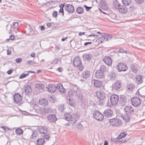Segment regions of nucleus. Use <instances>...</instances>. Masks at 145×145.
Wrapping results in <instances>:
<instances>
[{
  "mask_svg": "<svg viewBox=\"0 0 145 145\" xmlns=\"http://www.w3.org/2000/svg\"><path fill=\"white\" fill-rule=\"evenodd\" d=\"M59 61L58 58H55L51 62V63L52 64H55L57 63Z\"/></svg>",
  "mask_w": 145,
  "mask_h": 145,
  "instance_id": "8fccbe9b",
  "label": "nucleus"
},
{
  "mask_svg": "<svg viewBox=\"0 0 145 145\" xmlns=\"http://www.w3.org/2000/svg\"><path fill=\"white\" fill-rule=\"evenodd\" d=\"M14 100L16 103H19L22 101V97L20 94L16 93L14 96Z\"/></svg>",
  "mask_w": 145,
  "mask_h": 145,
  "instance_id": "9d476101",
  "label": "nucleus"
},
{
  "mask_svg": "<svg viewBox=\"0 0 145 145\" xmlns=\"http://www.w3.org/2000/svg\"><path fill=\"white\" fill-rule=\"evenodd\" d=\"M135 85L133 83H128L126 86V90L128 91H132L135 88Z\"/></svg>",
  "mask_w": 145,
  "mask_h": 145,
  "instance_id": "412c9836",
  "label": "nucleus"
},
{
  "mask_svg": "<svg viewBox=\"0 0 145 145\" xmlns=\"http://www.w3.org/2000/svg\"><path fill=\"white\" fill-rule=\"evenodd\" d=\"M29 74L28 73H27L26 74H25L24 73H22L21 76L19 77L20 79H22L25 77L28 76Z\"/></svg>",
  "mask_w": 145,
  "mask_h": 145,
  "instance_id": "de8ad7c7",
  "label": "nucleus"
},
{
  "mask_svg": "<svg viewBox=\"0 0 145 145\" xmlns=\"http://www.w3.org/2000/svg\"><path fill=\"white\" fill-rule=\"evenodd\" d=\"M103 113L104 115L107 118L111 117L113 115L112 110L110 108H108L105 110L104 112Z\"/></svg>",
  "mask_w": 145,
  "mask_h": 145,
  "instance_id": "ddd939ff",
  "label": "nucleus"
},
{
  "mask_svg": "<svg viewBox=\"0 0 145 145\" xmlns=\"http://www.w3.org/2000/svg\"><path fill=\"white\" fill-rule=\"evenodd\" d=\"M130 68L132 71L135 73H136L138 69L137 67L134 65H131L130 66Z\"/></svg>",
  "mask_w": 145,
  "mask_h": 145,
  "instance_id": "72a5a7b5",
  "label": "nucleus"
},
{
  "mask_svg": "<svg viewBox=\"0 0 145 145\" xmlns=\"http://www.w3.org/2000/svg\"><path fill=\"white\" fill-rule=\"evenodd\" d=\"M121 83L120 81H117L113 85V86L114 89L117 90L120 88L121 86Z\"/></svg>",
  "mask_w": 145,
  "mask_h": 145,
  "instance_id": "b1692460",
  "label": "nucleus"
},
{
  "mask_svg": "<svg viewBox=\"0 0 145 145\" xmlns=\"http://www.w3.org/2000/svg\"><path fill=\"white\" fill-rule=\"evenodd\" d=\"M32 90L31 86L26 85L24 88V92L25 94L27 95H30L32 93Z\"/></svg>",
  "mask_w": 145,
  "mask_h": 145,
  "instance_id": "f3484780",
  "label": "nucleus"
},
{
  "mask_svg": "<svg viewBox=\"0 0 145 145\" xmlns=\"http://www.w3.org/2000/svg\"><path fill=\"white\" fill-rule=\"evenodd\" d=\"M96 93L97 97L100 100H103L105 98V94L102 90H97Z\"/></svg>",
  "mask_w": 145,
  "mask_h": 145,
  "instance_id": "1a4fd4ad",
  "label": "nucleus"
},
{
  "mask_svg": "<svg viewBox=\"0 0 145 145\" xmlns=\"http://www.w3.org/2000/svg\"><path fill=\"white\" fill-rule=\"evenodd\" d=\"M53 16L55 18H57V12L56 11H54L52 14Z\"/></svg>",
  "mask_w": 145,
  "mask_h": 145,
  "instance_id": "6e6d98bb",
  "label": "nucleus"
},
{
  "mask_svg": "<svg viewBox=\"0 0 145 145\" xmlns=\"http://www.w3.org/2000/svg\"><path fill=\"white\" fill-rule=\"evenodd\" d=\"M103 37L104 39L106 41H108L112 37L111 35L107 34H105V36H103Z\"/></svg>",
  "mask_w": 145,
  "mask_h": 145,
  "instance_id": "4c0bfd02",
  "label": "nucleus"
},
{
  "mask_svg": "<svg viewBox=\"0 0 145 145\" xmlns=\"http://www.w3.org/2000/svg\"><path fill=\"white\" fill-rule=\"evenodd\" d=\"M89 37H93V38H91V40H94L95 39L97 38L98 37V35H89Z\"/></svg>",
  "mask_w": 145,
  "mask_h": 145,
  "instance_id": "a18cd8bd",
  "label": "nucleus"
},
{
  "mask_svg": "<svg viewBox=\"0 0 145 145\" xmlns=\"http://www.w3.org/2000/svg\"><path fill=\"white\" fill-rule=\"evenodd\" d=\"M22 59L21 58H18L16 60V62L17 63H20L21 62Z\"/></svg>",
  "mask_w": 145,
  "mask_h": 145,
  "instance_id": "13d9d810",
  "label": "nucleus"
},
{
  "mask_svg": "<svg viewBox=\"0 0 145 145\" xmlns=\"http://www.w3.org/2000/svg\"><path fill=\"white\" fill-rule=\"evenodd\" d=\"M39 131L40 133L43 134H46L47 132V128L45 126L41 127L40 128Z\"/></svg>",
  "mask_w": 145,
  "mask_h": 145,
  "instance_id": "c85d7f7f",
  "label": "nucleus"
},
{
  "mask_svg": "<svg viewBox=\"0 0 145 145\" xmlns=\"http://www.w3.org/2000/svg\"><path fill=\"white\" fill-rule=\"evenodd\" d=\"M73 64L76 67H78V69L80 71L83 70L84 67L82 65L80 59L79 57H75L73 61Z\"/></svg>",
  "mask_w": 145,
  "mask_h": 145,
  "instance_id": "7ed1b4c3",
  "label": "nucleus"
},
{
  "mask_svg": "<svg viewBox=\"0 0 145 145\" xmlns=\"http://www.w3.org/2000/svg\"><path fill=\"white\" fill-rule=\"evenodd\" d=\"M57 89L61 93H65V89L63 88V86L61 83H58L56 86Z\"/></svg>",
  "mask_w": 145,
  "mask_h": 145,
  "instance_id": "4be33fe9",
  "label": "nucleus"
},
{
  "mask_svg": "<svg viewBox=\"0 0 145 145\" xmlns=\"http://www.w3.org/2000/svg\"><path fill=\"white\" fill-rule=\"evenodd\" d=\"M68 102L69 103V105L71 107L74 106V101L72 99H69L68 101Z\"/></svg>",
  "mask_w": 145,
  "mask_h": 145,
  "instance_id": "37998d69",
  "label": "nucleus"
},
{
  "mask_svg": "<svg viewBox=\"0 0 145 145\" xmlns=\"http://www.w3.org/2000/svg\"><path fill=\"white\" fill-rule=\"evenodd\" d=\"M119 100V97L116 95H113L110 97L111 103L113 106L116 105L117 104Z\"/></svg>",
  "mask_w": 145,
  "mask_h": 145,
  "instance_id": "6e6552de",
  "label": "nucleus"
},
{
  "mask_svg": "<svg viewBox=\"0 0 145 145\" xmlns=\"http://www.w3.org/2000/svg\"><path fill=\"white\" fill-rule=\"evenodd\" d=\"M42 137H43L45 139H48L50 137V135L48 134H44L43 135Z\"/></svg>",
  "mask_w": 145,
  "mask_h": 145,
  "instance_id": "864d4df0",
  "label": "nucleus"
},
{
  "mask_svg": "<svg viewBox=\"0 0 145 145\" xmlns=\"http://www.w3.org/2000/svg\"><path fill=\"white\" fill-rule=\"evenodd\" d=\"M57 70L59 72H61L63 71V69L62 68L59 67L57 69Z\"/></svg>",
  "mask_w": 145,
  "mask_h": 145,
  "instance_id": "774afa93",
  "label": "nucleus"
},
{
  "mask_svg": "<svg viewBox=\"0 0 145 145\" xmlns=\"http://www.w3.org/2000/svg\"><path fill=\"white\" fill-rule=\"evenodd\" d=\"M83 58L85 60L88 61H89L91 59L92 57V55L90 54H84L83 56Z\"/></svg>",
  "mask_w": 145,
  "mask_h": 145,
  "instance_id": "cd10ccee",
  "label": "nucleus"
},
{
  "mask_svg": "<svg viewBox=\"0 0 145 145\" xmlns=\"http://www.w3.org/2000/svg\"><path fill=\"white\" fill-rule=\"evenodd\" d=\"M58 108L59 111L62 112L64 109V105L63 104H61L59 105Z\"/></svg>",
  "mask_w": 145,
  "mask_h": 145,
  "instance_id": "c03bdc74",
  "label": "nucleus"
},
{
  "mask_svg": "<svg viewBox=\"0 0 145 145\" xmlns=\"http://www.w3.org/2000/svg\"><path fill=\"white\" fill-rule=\"evenodd\" d=\"M129 7H127V10H128L129 11H133V10H134L136 8L132 4H130V5H129Z\"/></svg>",
  "mask_w": 145,
  "mask_h": 145,
  "instance_id": "58836bf2",
  "label": "nucleus"
},
{
  "mask_svg": "<svg viewBox=\"0 0 145 145\" xmlns=\"http://www.w3.org/2000/svg\"><path fill=\"white\" fill-rule=\"evenodd\" d=\"M90 76V72L88 70H85L83 71L82 73L81 76L83 79H87Z\"/></svg>",
  "mask_w": 145,
  "mask_h": 145,
  "instance_id": "2eb2a0df",
  "label": "nucleus"
},
{
  "mask_svg": "<svg viewBox=\"0 0 145 145\" xmlns=\"http://www.w3.org/2000/svg\"><path fill=\"white\" fill-rule=\"evenodd\" d=\"M141 100L138 97H134L131 99V102L132 105L135 107H137L141 103Z\"/></svg>",
  "mask_w": 145,
  "mask_h": 145,
  "instance_id": "423d86ee",
  "label": "nucleus"
},
{
  "mask_svg": "<svg viewBox=\"0 0 145 145\" xmlns=\"http://www.w3.org/2000/svg\"><path fill=\"white\" fill-rule=\"evenodd\" d=\"M65 4H61L60 5H59V7L60 8H63V7H64V6H65Z\"/></svg>",
  "mask_w": 145,
  "mask_h": 145,
  "instance_id": "338daca9",
  "label": "nucleus"
},
{
  "mask_svg": "<svg viewBox=\"0 0 145 145\" xmlns=\"http://www.w3.org/2000/svg\"><path fill=\"white\" fill-rule=\"evenodd\" d=\"M124 110L125 114L123 116V119L127 122L130 121L131 115L134 112V110L133 107L130 106H126Z\"/></svg>",
  "mask_w": 145,
  "mask_h": 145,
  "instance_id": "f257e3e1",
  "label": "nucleus"
},
{
  "mask_svg": "<svg viewBox=\"0 0 145 145\" xmlns=\"http://www.w3.org/2000/svg\"><path fill=\"white\" fill-rule=\"evenodd\" d=\"M108 77L110 80H114L116 78L115 73L113 71H111L108 75Z\"/></svg>",
  "mask_w": 145,
  "mask_h": 145,
  "instance_id": "7c9ffc66",
  "label": "nucleus"
},
{
  "mask_svg": "<svg viewBox=\"0 0 145 145\" xmlns=\"http://www.w3.org/2000/svg\"><path fill=\"white\" fill-rule=\"evenodd\" d=\"M142 77L141 75H139L137 76L136 81L138 84H141L142 82Z\"/></svg>",
  "mask_w": 145,
  "mask_h": 145,
  "instance_id": "c756f323",
  "label": "nucleus"
},
{
  "mask_svg": "<svg viewBox=\"0 0 145 145\" xmlns=\"http://www.w3.org/2000/svg\"><path fill=\"white\" fill-rule=\"evenodd\" d=\"M121 5L120 3L117 0H115L114 2L113 7L115 9H116L118 11L120 7V6Z\"/></svg>",
  "mask_w": 145,
  "mask_h": 145,
  "instance_id": "393cba45",
  "label": "nucleus"
},
{
  "mask_svg": "<svg viewBox=\"0 0 145 145\" xmlns=\"http://www.w3.org/2000/svg\"><path fill=\"white\" fill-rule=\"evenodd\" d=\"M78 117L76 114H71L69 112H66L64 114L63 118L67 121L72 122L74 123L77 120Z\"/></svg>",
  "mask_w": 145,
  "mask_h": 145,
  "instance_id": "f03ea898",
  "label": "nucleus"
},
{
  "mask_svg": "<svg viewBox=\"0 0 145 145\" xmlns=\"http://www.w3.org/2000/svg\"><path fill=\"white\" fill-rule=\"evenodd\" d=\"M126 102V99L125 97L124 96H121L120 98V104L121 106H123L125 105Z\"/></svg>",
  "mask_w": 145,
  "mask_h": 145,
  "instance_id": "bb28decb",
  "label": "nucleus"
},
{
  "mask_svg": "<svg viewBox=\"0 0 145 145\" xmlns=\"http://www.w3.org/2000/svg\"><path fill=\"white\" fill-rule=\"evenodd\" d=\"M15 132L17 135H19L23 134V131L20 128H18L15 130Z\"/></svg>",
  "mask_w": 145,
  "mask_h": 145,
  "instance_id": "ea45409f",
  "label": "nucleus"
},
{
  "mask_svg": "<svg viewBox=\"0 0 145 145\" xmlns=\"http://www.w3.org/2000/svg\"><path fill=\"white\" fill-rule=\"evenodd\" d=\"M135 1L138 4H141L143 3L144 0H135Z\"/></svg>",
  "mask_w": 145,
  "mask_h": 145,
  "instance_id": "bf43d9fd",
  "label": "nucleus"
},
{
  "mask_svg": "<svg viewBox=\"0 0 145 145\" xmlns=\"http://www.w3.org/2000/svg\"><path fill=\"white\" fill-rule=\"evenodd\" d=\"M36 137V135L34 132H33V133L32 134V138H35Z\"/></svg>",
  "mask_w": 145,
  "mask_h": 145,
  "instance_id": "69168bd1",
  "label": "nucleus"
},
{
  "mask_svg": "<svg viewBox=\"0 0 145 145\" xmlns=\"http://www.w3.org/2000/svg\"><path fill=\"white\" fill-rule=\"evenodd\" d=\"M18 27V24L17 22L13 23V27L14 29H16Z\"/></svg>",
  "mask_w": 145,
  "mask_h": 145,
  "instance_id": "09e8293b",
  "label": "nucleus"
},
{
  "mask_svg": "<svg viewBox=\"0 0 145 145\" xmlns=\"http://www.w3.org/2000/svg\"><path fill=\"white\" fill-rule=\"evenodd\" d=\"M95 75L97 78L102 79L104 78L105 75L104 73L99 70H97L95 72Z\"/></svg>",
  "mask_w": 145,
  "mask_h": 145,
  "instance_id": "a211bd4d",
  "label": "nucleus"
},
{
  "mask_svg": "<svg viewBox=\"0 0 145 145\" xmlns=\"http://www.w3.org/2000/svg\"><path fill=\"white\" fill-rule=\"evenodd\" d=\"M126 141V140L125 139H117V140L115 142H116V144L118 143H120V144L121 143H125Z\"/></svg>",
  "mask_w": 145,
  "mask_h": 145,
  "instance_id": "79ce46f5",
  "label": "nucleus"
},
{
  "mask_svg": "<svg viewBox=\"0 0 145 145\" xmlns=\"http://www.w3.org/2000/svg\"><path fill=\"white\" fill-rule=\"evenodd\" d=\"M104 37H103L97 40L96 41L98 42L99 44H101L104 41Z\"/></svg>",
  "mask_w": 145,
  "mask_h": 145,
  "instance_id": "49530a36",
  "label": "nucleus"
},
{
  "mask_svg": "<svg viewBox=\"0 0 145 145\" xmlns=\"http://www.w3.org/2000/svg\"><path fill=\"white\" fill-rule=\"evenodd\" d=\"M47 118L50 122L54 123L57 120L56 116L53 114H50L48 115Z\"/></svg>",
  "mask_w": 145,
  "mask_h": 145,
  "instance_id": "9b49d317",
  "label": "nucleus"
},
{
  "mask_svg": "<svg viewBox=\"0 0 145 145\" xmlns=\"http://www.w3.org/2000/svg\"><path fill=\"white\" fill-rule=\"evenodd\" d=\"M65 10L69 12H73L74 11V6L70 4H66L65 7Z\"/></svg>",
  "mask_w": 145,
  "mask_h": 145,
  "instance_id": "f8f14e48",
  "label": "nucleus"
},
{
  "mask_svg": "<svg viewBox=\"0 0 145 145\" xmlns=\"http://www.w3.org/2000/svg\"><path fill=\"white\" fill-rule=\"evenodd\" d=\"M110 123L113 126H118L122 124L121 121L118 118H114L109 120Z\"/></svg>",
  "mask_w": 145,
  "mask_h": 145,
  "instance_id": "20e7f679",
  "label": "nucleus"
},
{
  "mask_svg": "<svg viewBox=\"0 0 145 145\" xmlns=\"http://www.w3.org/2000/svg\"><path fill=\"white\" fill-rule=\"evenodd\" d=\"M94 118L98 121H101L104 119V115L98 110H95L93 114Z\"/></svg>",
  "mask_w": 145,
  "mask_h": 145,
  "instance_id": "0eeeda50",
  "label": "nucleus"
},
{
  "mask_svg": "<svg viewBox=\"0 0 145 145\" xmlns=\"http://www.w3.org/2000/svg\"><path fill=\"white\" fill-rule=\"evenodd\" d=\"M101 8L104 11H106L108 9V7L106 5H101Z\"/></svg>",
  "mask_w": 145,
  "mask_h": 145,
  "instance_id": "3c124183",
  "label": "nucleus"
},
{
  "mask_svg": "<svg viewBox=\"0 0 145 145\" xmlns=\"http://www.w3.org/2000/svg\"><path fill=\"white\" fill-rule=\"evenodd\" d=\"M59 13H62V15L63 16H64V10L63 8H60L59 10Z\"/></svg>",
  "mask_w": 145,
  "mask_h": 145,
  "instance_id": "052dcab7",
  "label": "nucleus"
},
{
  "mask_svg": "<svg viewBox=\"0 0 145 145\" xmlns=\"http://www.w3.org/2000/svg\"><path fill=\"white\" fill-rule=\"evenodd\" d=\"M44 142V140L43 138H40L37 140V145H42Z\"/></svg>",
  "mask_w": 145,
  "mask_h": 145,
  "instance_id": "473e14b6",
  "label": "nucleus"
},
{
  "mask_svg": "<svg viewBox=\"0 0 145 145\" xmlns=\"http://www.w3.org/2000/svg\"><path fill=\"white\" fill-rule=\"evenodd\" d=\"M119 52L120 53H127V51L125 50L122 48H121L119 50Z\"/></svg>",
  "mask_w": 145,
  "mask_h": 145,
  "instance_id": "4d7b16f0",
  "label": "nucleus"
},
{
  "mask_svg": "<svg viewBox=\"0 0 145 145\" xmlns=\"http://www.w3.org/2000/svg\"><path fill=\"white\" fill-rule=\"evenodd\" d=\"M99 70L104 73L107 71L106 67L105 65H102L100 66V69Z\"/></svg>",
  "mask_w": 145,
  "mask_h": 145,
  "instance_id": "c9c22d12",
  "label": "nucleus"
},
{
  "mask_svg": "<svg viewBox=\"0 0 145 145\" xmlns=\"http://www.w3.org/2000/svg\"><path fill=\"white\" fill-rule=\"evenodd\" d=\"M68 93L69 96H72L75 94V91L73 89H70L69 90Z\"/></svg>",
  "mask_w": 145,
  "mask_h": 145,
  "instance_id": "a19ab883",
  "label": "nucleus"
},
{
  "mask_svg": "<svg viewBox=\"0 0 145 145\" xmlns=\"http://www.w3.org/2000/svg\"><path fill=\"white\" fill-rule=\"evenodd\" d=\"M13 71V70H12L11 69H10L8 70L7 71V74H10Z\"/></svg>",
  "mask_w": 145,
  "mask_h": 145,
  "instance_id": "680f3d73",
  "label": "nucleus"
},
{
  "mask_svg": "<svg viewBox=\"0 0 145 145\" xmlns=\"http://www.w3.org/2000/svg\"><path fill=\"white\" fill-rule=\"evenodd\" d=\"M5 129L4 130V132L7 131V132L8 131L10 130V128L8 127H7L6 126H5Z\"/></svg>",
  "mask_w": 145,
  "mask_h": 145,
  "instance_id": "0e129e2a",
  "label": "nucleus"
},
{
  "mask_svg": "<svg viewBox=\"0 0 145 145\" xmlns=\"http://www.w3.org/2000/svg\"><path fill=\"white\" fill-rule=\"evenodd\" d=\"M56 85L54 84H49L48 88V91L51 92H55L57 90Z\"/></svg>",
  "mask_w": 145,
  "mask_h": 145,
  "instance_id": "6ab92c4d",
  "label": "nucleus"
},
{
  "mask_svg": "<svg viewBox=\"0 0 145 145\" xmlns=\"http://www.w3.org/2000/svg\"><path fill=\"white\" fill-rule=\"evenodd\" d=\"M49 100L52 103H54L55 102V99L54 98L51 96H50L49 98Z\"/></svg>",
  "mask_w": 145,
  "mask_h": 145,
  "instance_id": "603ef678",
  "label": "nucleus"
},
{
  "mask_svg": "<svg viewBox=\"0 0 145 145\" xmlns=\"http://www.w3.org/2000/svg\"><path fill=\"white\" fill-rule=\"evenodd\" d=\"M76 11L78 14H81L84 13V9L82 7H79L76 8Z\"/></svg>",
  "mask_w": 145,
  "mask_h": 145,
  "instance_id": "f704fd0d",
  "label": "nucleus"
},
{
  "mask_svg": "<svg viewBox=\"0 0 145 145\" xmlns=\"http://www.w3.org/2000/svg\"><path fill=\"white\" fill-rule=\"evenodd\" d=\"M104 63L108 66L111 65L112 64V60L111 58L109 56H105L103 59Z\"/></svg>",
  "mask_w": 145,
  "mask_h": 145,
  "instance_id": "4468645a",
  "label": "nucleus"
},
{
  "mask_svg": "<svg viewBox=\"0 0 145 145\" xmlns=\"http://www.w3.org/2000/svg\"><path fill=\"white\" fill-rule=\"evenodd\" d=\"M53 110L50 107L44 108L41 110V113L43 115L49 114L52 112Z\"/></svg>",
  "mask_w": 145,
  "mask_h": 145,
  "instance_id": "dca6fc26",
  "label": "nucleus"
},
{
  "mask_svg": "<svg viewBox=\"0 0 145 145\" xmlns=\"http://www.w3.org/2000/svg\"><path fill=\"white\" fill-rule=\"evenodd\" d=\"M125 5H122L118 11L121 13L125 14L127 11V8Z\"/></svg>",
  "mask_w": 145,
  "mask_h": 145,
  "instance_id": "a878e982",
  "label": "nucleus"
},
{
  "mask_svg": "<svg viewBox=\"0 0 145 145\" xmlns=\"http://www.w3.org/2000/svg\"><path fill=\"white\" fill-rule=\"evenodd\" d=\"M127 135V134L126 132L121 133L120 135L116 138V139H121L125 137Z\"/></svg>",
  "mask_w": 145,
  "mask_h": 145,
  "instance_id": "e433bc0d",
  "label": "nucleus"
},
{
  "mask_svg": "<svg viewBox=\"0 0 145 145\" xmlns=\"http://www.w3.org/2000/svg\"><path fill=\"white\" fill-rule=\"evenodd\" d=\"M93 83L94 86L96 88H100L102 86V81L94 79Z\"/></svg>",
  "mask_w": 145,
  "mask_h": 145,
  "instance_id": "5701e85b",
  "label": "nucleus"
},
{
  "mask_svg": "<svg viewBox=\"0 0 145 145\" xmlns=\"http://www.w3.org/2000/svg\"><path fill=\"white\" fill-rule=\"evenodd\" d=\"M123 4L125 6L130 5L131 3V0H122Z\"/></svg>",
  "mask_w": 145,
  "mask_h": 145,
  "instance_id": "2f4dec72",
  "label": "nucleus"
},
{
  "mask_svg": "<svg viewBox=\"0 0 145 145\" xmlns=\"http://www.w3.org/2000/svg\"><path fill=\"white\" fill-rule=\"evenodd\" d=\"M39 105L45 107L48 105V100L45 99H41L39 100Z\"/></svg>",
  "mask_w": 145,
  "mask_h": 145,
  "instance_id": "aec40b11",
  "label": "nucleus"
},
{
  "mask_svg": "<svg viewBox=\"0 0 145 145\" xmlns=\"http://www.w3.org/2000/svg\"><path fill=\"white\" fill-rule=\"evenodd\" d=\"M116 68L119 72L126 71L128 69L127 65L124 63H119L116 66Z\"/></svg>",
  "mask_w": 145,
  "mask_h": 145,
  "instance_id": "39448f33",
  "label": "nucleus"
},
{
  "mask_svg": "<svg viewBox=\"0 0 145 145\" xmlns=\"http://www.w3.org/2000/svg\"><path fill=\"white\" fill-rule=\"evenodd\" d=\"M15 37L13 35H11L9 37V39L11 40H13L14 39Z\"/></svg>",
  "mask_w": 145,
  "mask_h": 145,
  "instance_id": "e2e57ef3",
  "label": "nucleus"
},
{
  "mask_svg": "<svg viewBox=\"0 0 145 145\" xmlns=\"http://www.w3.org/2000/svg\"><path fill=\"white\" fill-rule=\"evenodd\" d=\"M84 7L86 8V9L87 11H89L91 8V7H89L86 5L84 6Z\"/></svg>",
  "mask_w": 145,
  "mask_h": 145,
  "instance_id": "5fc2aeb1",
  "label": "nucleus"
}]
</instances>
